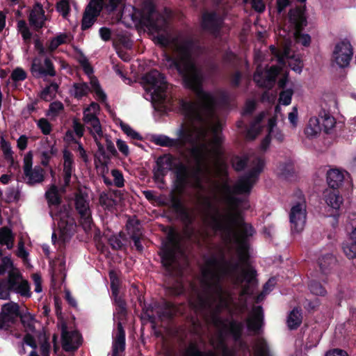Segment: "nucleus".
<instances>
[{
  "mask_svg": "<svg viewBox=\"0 0 356 356\" xmlns=\"http://www.w3.org/2000/svg\"><path fill=\"white\" fill-rule=\"evenodd\" d=\"M79 63L81 64V66L82 67L84 72L90 77L93 73V70L90 63H88V60L86 58H81L79 60Z\"/></svg>",
  "mask_w": 356,
  "mask_h": 356,
  "instance_id": "59",
  "label": "nucleus"
},
{
  "mask_svg": "<svg viewBox=\"0 0 356 356\" xmlns=\"http://www.w3.org/2000/svg\"><path fill=\"white\" fill-rule=\"evenodd\" d=\"M76 208L81 218V224L86 230L90 229L92 219L89 209V203L83 195H78L76 197Z\"/></svg>",
  "mask_w": 356,
  "mask_h": 356,
  "instance_id": "18",
  "label": "nucleus"
},
{
  "mask_svg": "<svg viewBox=\"0 0 356 356\" xmlns=\"http://www.w3.org/2000/svg\"><path fill=\"white\" fill-rule=\"evenodd\" d=\"M37 125L43 134L48 135L51 131V125L45 118H41L38 120Z\"/></svg>",
  "mask_w": 356,
  "mask_h": 356,
  "instance_id": "53",
  "label": "nucleus"
},
{
  "mask_svg": "<svg viewBox=\"0 0 356 356\" xmlns=\"http://www.w3.org/2000/svg\"><path fill=\"white\" fill-rule=\"evenodd\" d=\"M284 33V30L279 31L280 39L278 40L279 47L271 45L270 53L271 60H276L277 65H272L268 67L263 62L268 59L264 58L261 51H256L254 54V60L257 65V71L254 75V81L261 87H271L275 78L280 71L285 66L286 62L292 70L297 73H300L303 67L302 60L298 56H291L290 48L292 44L291 35L287 36L282 35L281 32Z\"/></svg>",
  "mask_w": 356,
  "mask_h": 356,
  "instance_id": "4",
  "label": "nucleus"
},
{
  "mask_svg": "<svg viewBox=\"0 0 356 356\" xmlns=\"http://www.w3.org/2000/svg\"><path fill=\"white\" fill-rule=\"evenodd\" d=\"M353 54L350 42L348 40H342L338 42L334 49L332 61L339 67H347Z\"/></svg>",
  "mask_w": 356,
  "mask_h": 356,
  "instance_id": "12",
  "label": "nucleus"
},
{
  "mask_svg": "<svg viewBox=\"0 0 356 356\" xmlns=\"http://www.w3.org/2000/svg\"><path fill=\"white\" fill-rule=\"evenodd\" d=\"M179 257H184L179 243V236L172 229L168 234L167 238L162 243L161 259L163 265L170 270L177 266Z\"/></svg>",
  "mask_w": 356,
  "mask_h": 356,
  "instance_id": "8",
  "label": "nucleus"
},
{
  "mask_svg": "<svg viewBox=\"0 0 356 356\" xmlns=\"http://www.w3.org/2000/svg\"><path fill=\"white\" fill-rule=\"evenodd\" d=\"M185 356H216V355L211 351L201 352L195 343H191L185 351Z\"/></svg>",
  "mask_w": 356,
  "mask_h": 356,
  "instance_id": "41",
  "label": "nucleus"
},
{
  "mask_svg": "<svg viewBox=\"0 0 356 356\" xmlns=\"http://www.w3.org/2000/svg\"><path fill=\"white\" fill-rule=\"evenodd\" d=\"M81 343V337L76 330H67L63 327L62 344L66 351H72L77 349Z\"/></svg>",
  "mask_w": 356,
  "mask_h": 356,
  "instance_id": "19",
  "label": "nucleus"
},
{
  "mask_svg": "<svg viewBox=\"0 0 356 356\" xmlns=\"http://www.w3.org/2000/svg\"><path fill=\"white\" fill-rule=\"evenodd\" d=\"M25 346H29L31 348V350L29 353V356H38L35 351L37 347L36 341L32 335L27 334L24 337L22 348L19 350V353L21 354H24L26 353Z\"/></svg>",
  "mask_w": 356,
  "mask_h": 356,
  "instance_id": "39",
  "label": "nucleus"
},
{
  "mask_svg": "<svg viewBox=\"0 0 356 356\" xmlns=\"http://www.w3.org/2000/svg\"><path fill=\"white\" fill-rule=\"evenodd\" d=\"M42 57H35L33 60L31 65L32 74L36 77L55 76L56 72L52 63L48 58L46 57L43 59Z\"/></svg>",
  "mask_w": 356,
  "mask_h": 356,
  "instance_id": "15",
  "label": "nucleus"
},
{
  "mask_svg": "<svg viewBox=\"0 0 356 356\" xmlns=\"http://www.w3.org/2000/svg\"><path fill=\"white\" fill-rule=\"evenodd\" d=\"M290 22L294 25L295 31L293 36L296 41L303 46L307 47L311 43V37L300 32L302 28L307 24L304 10L301 8L291 10L289 13Z\"/></svg>",
  "mask_w": 356,
  "mask_h": 356,
  "instance_id": "10",
  "label": "nucleus"
},
{
  "mask_svg": "<svg viewBox=\"0 0 356 356\" xmlns=\"http://www.w3.org/2000/svg\"><path fill=\"white\" fill-rule=\"evenodd\" d=\"M345 174H346V172L337 168L328 170L327 172L328 185L332 188L339 187L344 180Z\"/></svg>",
  "mask_w": 356,
  "mask_h": 356,
  "instance_id": "29",
  "label": "nucleus"
},
{
  "mask_svg": "<svg viewBox=\"0 0 356 356\" xmlns=\"http://www.w3.org/2000/svg\"><path fill=\"white\" fill-rule=\"evenodd\" d=\"M275 284V278L269 279L264 286V291L257 297V302H259L264 298L265 296L268 293L273 289Z\"/></svg>",
  "mask_w": 356,
  "mask_h": 356,
  "instance_id": "48",
  "label": "nucleus"
},
{
  "mask_svg": "<svg viewBox=\"0 0 356 356\" xmlns=\"http://www.w3.org/2000/svg\"><path fill=\"white\" fill-rule=\"evenodd\" d=\"M253 356H275L268 343L262 337H258L254 342Z\"/></svg>",
  "mask_w": 356,
  "mask_h": 356,
  "instance_id": "28",
  "label": "nucleus"
},
{
  "mask_svg": "<svg viewBox=\"0 0 356 356\" xmlns=\"http://www.w3.org/2000/svg\"><path fill=\"white\" fill-rule=\"evenodd\" d=\"M246 324L248 329L254 333H259L263 324V313L261 307H254L250 313Z\"/></svg>",
  "mask_w": 356,
  "mask_h": 356,
  "instance_id": "22",
  "label": "nucleus"
},
{
  "mask_svg": "<svg viewBox=\"0 0 356 356\" xmlns=\"http://www.w3.org/2000/svg\"><path fill=\"white\" fill-rule=\"evenodd\" d=\"M225 95L221 92L220 103L216 106L213 116L210 117L211 132L214 127L220 136L218 152H214L211 138L207 143L208 153L202 156L197 172L194 174L193 187L198 190L197 204L204 223L219 232L226 243L236 249V261H227L222 257H211L205 261L202 269V288L222 286V280L229 279L241 286H254L255 271L248 261V238L254 230L252 225L243 222L242 209L248 208L243 201L236 197L238 194H248L262 170L264 162L260 158L235 157L232 161L236 170H241L249 162L254 166L246 175L240 177L231 187L225 179L227 166L222 156L221 129L222 119L219 106L225 102Z\"/></svg>",
  "mask_w": 356,
  "mask_h": 356,
  "instance_id": "1",
  "label": "nucleus"
},
{
  "mask_svg": "<svg viewBox=\"0 0 356 356\" xmlns=\"http://www.w3.org/2000/svg\"><path fill=\"white\" fill-rule=\"evenodd\" d=\"M99 110V106L97 103L92 102L90 105L84 110V122L90 130L91 134L93 135L95 141L98 147V153L100 155L104 154V145L101 143L103 138V133L100 122L97 118V114Z\"/></svg>",
  "mask_w": 356,
  "mask_h": 356,
  "instance_id": "9",
  "label": "nucleus"
},
{
  "mask_svg": "<svg viewBox=\"0 0 356 356\" xmlns=\"http://www.w3.org/2000/svg\"><path fill=\"white\" fill-rule=\"evenodd\" d=\"M302 323L300 311L297 308L293 309L289 314L287 325L290 329L297 328Z\"/></svg>",
  "mask_w": 356,
  "mask_h": 356,
  "instance_id": "37",
  "label": "nucleus"
},
{
  "mask_svg": "<svg viewBox=\"0 0 356 356\" xmlns=\"http://www.w3.org/2000/svg\"><path fill=\"white\" fill-rule=\"evenodd\" d=\"M14 236L11 230L7 227H3L0 229V243L6 245L8 249L13 247Z\"/></svg>",
  "mask_w": 356,
  "mask_h": 356,
  "instance_id": "36",
  "label": "nucleus"
},
{
  "mask_svg": "<svg viewBox=\"0 0 356 356\" xmlns=\"http://www.w3.org/2000/svg\"><path fill=\"white\" fill-rule=\"evenodd\" d=\"M289 222L291 232L301 233L305 227L307 221L306 204L304 201L294 204L289 211Z\"/></svg>",
  "mask_w": 356,
  "mask_h": 356,
  "instance_id": "11",
  "label": "nucleus"
},
{
  "mask_svg": "<svg viewBox=\"0 0 356 356\" xmlns=\"http://www.w3.org/2000/svg\"><path fill=\"white\" fill-rule=\"evenodd\" d=\"M252 8L257 12L261 13L265 10V4L263 0H249Z\"/></svg>",
  "mask_w": 356,
  "mask_h": 356,
  "instance_id": "64",
  "label": "nucleus"
},
{
  "mask_svg": "<svg viewBox=\"0 0 356 356\" xmlns=\"http://www.w3.org/2000/svg\"><path fill=\"white\" fill-rule=\"evenodd\" d=\"M289 121L293 128H296L298 125V109L296 107H293L292 111L289 113Z\"/></svg>",
  "mask_w": 356,
  "mask_h": 356,
  "instance_id": "60",
  "label": "nucleus"
},
{
  "mask_svg": "<svg viewBox=\"0 0 356 356\" xmlns=\"http://www.w3.org/2000/svg\"><path fill=\"white\" fill-rule=\"evenodd\" d=\"M57 153V149L54 145L47 143V147L43 145L40 149V154L42 155V163L47 165L49 163V159Z\"/></svg>",
  "mask_w": 356,
  "mask_h": 356,
  "instance_id": "38",
  "label": "nucleus"
},
{
  "mask_svg": "<svg viewBox=\"0 0 356 356\" xmlns=\"http://www.w3.org/2000/svg\"><path fill=\"white\" fill-rule=\"evenodd\" d=\"M343 252L348 259L356 258V227L342 245Z\"/></svg>",
  "mask_w": 356,
  "mask_h": 356,
  "instance_id": "30",
  "label": "nucleus"
},
{
  "mask_svg": "<svg viewBox=\"0 0 356 356\" xmlns=\"http://www.w3.org/2000/svg\"><path fill=\"white\" fill-rule=\"evenodd\" d=\"M116 145L119 151L124 156H128L129 154V149L125 141L118 139L116 141Z\"/></svg>",
  "mask_w": 356,
  "mask_h": 356,
  "instance_id": "62",
  "label": "nucleus"
},
{
  "mask_svg": "<svg viewBox=\"0 0 356 356\" xmlns=\"http://www.w3.org/2000/svg\"><path fill=\"white\" fill-rule=\"evenodd\" d=\"M293 94V91L291 88L282 90L280 95V98H279L280 103L284 106L289 105L291 102V97H292Z\"/></svg>",
  "mask_w": 356,
  "mask_h": 356,
  "instance_id": "47",
  "label": "nucleus"
},
{
  "mask_svg": "<svg viewBox=\"0 0 356 356\" xmlns=\"http://www.w3.org/2000/svg\"><path fill=\"white\" fill-rule=\"evenodd\" d=\"M324 197L326 204L333 209L337 210L340 208L343 198L339 193L334 190H327L324 193Z\"/></svg>",
  "mask_w": 356,
  "mask_h": 356,
  "instance_id": "32",
  "label": "nucleus"
},
{
  "mask_svg": "<svg viewBox=\"0 0 356 356\" xmlns=\"http://www.w3.org/2000/svg\"><path fill=\"white\" fill-rule=\"evenodd\" d=\"M145 98L152 102L162 104L167 97V82L165 77L158 70H154L143 77Z\"/></svg>",
  "mask_w": 356,
  "mask_h": 356,
  "instance_id": "6",
  "label": "nucleus"
},
{
  "mask_svg": "<svg viewBox=\"0 0 356 356\" xmlns=\"http://www.w3.org/2000/svg\"><path fill=\"white\" fill-rule=\"evenodd\" d=\"M102 7L104 6L108 12L113 11L119 5L123 3V0H102Z\"/></svg>",
  "mask_w": 356,
  "mask_h": 356,
  "instance_id": "54",
  "label": "nucleus"
},
{
  "mask_svg": "<svg viewBox=\"0 0 356 356\" xmlns=\"http://www.w3.org/2000/svg\"><path fill=\"white\" fill-rule=\"evenodd\" d=\"M63 176L65 185L67 186L73 172V158L72 154L67 150L63 152Z\"/></svg>",
  "mask_w": 356,
  "mask_h": 356,
  "instance_id": "31",
  "label": "nucleus"
},
{
  "mask_svg": "<svg viewBox=\"0 0 356 356\" xmlns=\"http://www.w3.org/2000/svg\"><path fill=\"white\" fill-rule=\"evenodd\" d=\"M309 289L310 292L315 296H324L326 294L325 289L316 281H311Z\"/></svg>",
  "mask_w": 356,
  "mask_h": 356,
  "instance_id": "43",
  "label": "nucleus"
},
{
  "mask_svg": "<svg viewBox=\"0 0 356 356\" xmlns=\"http://www.w3.org/2000/svg\"><path fill=\"white\" fill-rule=\"evenodd\" d=\"M12 78L14 81H22L26 79V73L23 70L17 68L13 72Z\"/></svg>",
  "mask_w": 356,
  "mask_h": 356,
  "instance_id": "63",
  "label": "nucleus"
},
{
  "mask_svg": "<svg viewBox=\"0 0 356 356\" xmlns=\"http://www.w3.org/2000/svg\"><path fill=\"white\" fill-rule=\"evenodd\" d=\"M129 16L133 22H140L156 31H164L158 33L154 42L163 47H167L173 51V55L164 54L163 65L169 70H177L182 76L185 85L193 90L197 97V102L181 99L179 102L184 122L177 130V138L166 136H159L156 138L158 145L165 147H176L186 151L195 165L193 174L188 167L179 163L175 169L176 187L181 191L188 185H194V174L197 172L202 159L209 149L207 146L211 138L213 141V149L218 152L220 136L216 127L209 132L211 127L210 117L213 116L216 106L220 103L221 92H209L203 91L201 88L202 74L198 67L195 55L197 51L195 44L184 35H173L166 31L168 20L171 15L169 10L165 9L163 13H158L152 1H144L140 10L134 7H124L122 17Z\"/></svg>",
  "mask_w": 356,
  "mask_h": 356,
  "instance_id": "2",
  "label": "nucleus"
},
{
  "mask_svg": "<svg viewBox=\"0 0 356 356\" xmlns=\"http://www.w3.org/2000/svg\"><path fill=\"white\" fill-rule=\"evenodd\" d=\"M277 173L280 175H282L284 177H286L289 175L291 172L293 171V168L292 163L291 161H288L284 163H281L277 167Z\"/></svg>",
  "mask_w": 356,
  "mask_h": 356,
  "instance_id": "49",
  "label": "nucleus"
},
{
  "mask_svg": "<svg viewBox=\"0 0 356 356\" xmlns=\"http://www.w3.org/2000/svg\"><path fill=\"white\" fill-rule=\"evenodd\" d=\"M321 131L320 120L318 118L313 117L309 120L308 124L305 129V134L309 138H316Z\"/></svg>",
  "mask_w": 356,
  "mask_h": 356,
  "instance_id": "33",
  "label": "nucleus"
},
{
  "mask_svg": "<svg viewBox=\"0 0 356 356\" xmlns=\"http://www.w3.org/2000/svg\"><path fill=\"white\" fill-rule=\"evenodd\" d=\"M222 21V17L215 12H207L202 15V26L204 30L214 33L220 27Z\"/></svg>",
  "mask_w": 356,
  "mask_h": 356,
  "instance_id": "23",
  "label": "nucleus"
},
{
  "mask_svg": "<svg viewBox=\"0 0 356 356\" xmlns=\"http://www.w3.org/2000/svg\"><path fill=\"white\" fill-rule=\"evenodd\" d=\"M20 315L19 305L13 302L3 305L0 314V329L6 328L10 322H13Z\"/></svg>",
  "mask_w": 356,
  "mask_h": 356,
  "instance_id": "17",
  "label": "nucleus"
},
{
  "mask_svg": "<svg viewBox=\"0 0 356 356\" xmlns=\"http://www.w3.org/2000/svg\"><path fill=\"white\" fill-rule=\"evenodd\" d=\"M109 277L111 280L112 295L114 297V300L117 305L116 311L120 316H124L126 313L125 305L123 300L118 296L120 285L119 279L116 273L113 270L110 272Z\"/></svg>",
  "mask_w": 356,
  "mask_h": 356,
  "instance_id": "21",
  "label": "nucleus"
},
{
  "mask_svg": "<svg viewBox=\"0 0 356 356\" xmlns=\"http://www.w3.org/2000/svg\"><path fill=\"white\" fill-rule=\"evenodd\" d=\"M177 312L176 307L174 305L170 303V302H165V311L159 314V317H167L170 318L174 314H175Z\"/></svg>",
  "mask_w": 356,
  "mask_h": 356,
  "instance_id": "57",
  "label": "nucleus"
},
{
  "mask_svg": "<svg viewBox=\"0 0 356 356\" xmlns=\"http://www.w3.org/2000/svg\"><path fill=\"white\" fill-rule=\"evenodd\" d=\"M17 255L24 260V262L28 261L29 252L24 248V242L20 240L18 243L17 250Z\"/></svg>",
  "mask_w": 356,
  "mask_h": 356,
  "instance_id": "56",
  "label": "nucleus"
},
{
  "mask_svg": "<svg viewBox=\"0 0 356 356\" xmlns=\"http://www.w3.org/2000/svg\"><path fill=\"white\" fill-rule=\"evenodd\" d=\"M253 293V286L242 287L238 298L229 289L223 286H214L211 288H202V291H194L190 298V305L196 310L200 311L212 323L216 333L210 339L213 349L221 353L222 356H234L235 350L229 349L225 339L230 334L243 351L250 353L248 346L240 340L243 325L234 321L223 320L218 316L222 309L232 314L243 313L246 309V301Z\"/></svg>",
  "mask_w": 356,
  "mask_h": 356,
  "instance_id": "3",
  "label": "nucleus"
},
{
  "mask_svg": "<svg viewBox=\"0 0 356 356\" xmlns=\"http://www.w3.org/2000/svg\"><path fill=\"white\" fill-rule=\"evenodd\" d=\"M335 259L332 254L327 253L322 257L318 258V265L322 270H324L325 268L330 266L334 262Z\"/></svg>",
  "mask_w": 356,
  "mask_h": 356,
  "instance_id": "45",
  "label": "nucleus"
},
{
  "mask_svg": "<svg viewBox=\"0 0 356 356\" xmlns=\"http://www.w3.org/2000/svg\"><path fill=\"white\" fill-rule=\"evenodd\" d=\"M102 9V0H92L89 3L82 19L81 26L83 29H88L93 24L95 18L99 14Z\"/></svg>",
  "mask_w": 356,
  "mask_h": 356,
  "instance_id": "16",
  "label": "nucleus"
},
{
  "mask_svg": "<svg viewBox=\"0 0 356 356\" xmlns=\"http://www.w3.org/2000/svg\"><path fill=\"white\" fill-rule=\"evenodd\" d=\"M320 337L321 334L318 331L312 332L307 339L305 342V348L309 349L316 346L320 340Z\"/></svg>",
  "mask_w": 356,
  "mask_h": 356,
  "instance_id": "46",
  "label": "nucleus"
},
{
  "mask_svg": "<svg viewBox=\"0 0 356 356\" xmlns=\"http://www.w3.org/2000/svg\"><path fill=\"white\" fill-rule=\"evenodd\" d=\"M125 333L121 322H118V330L113 344V356H120L119 354L124 349Z\"/></svg>",
  "mask_w": 356,
  "mask_h": 356,
  "instance_id": "27",
  "label": "nucleus"
},
{
  "mask_svg": "<svg viewBox=\"0 0 356 356\" xmlns=\"http://www.w3.org/2000/svg\"><path fill=\"white\" fill-rule=\"evenodd\" d=\"M265 115L266 114L264 113H261L252 122L250 127L246 131L245 137L247 139H254L256 136L260 134L266 124V122L264 121Z\"/></svg>",
  "mask_w": 356,
  "mask_h": 356,
  "instance_id": "25",
  "label": "nucleus"
},
{
  "mask_svg": "<svg viewBox=\"0 0 356 356\" xmlns=\"http://www.w3.org/2000/svg\"><path fill=\"white\" fill-rule=\"evenodd\" d=\"M10 291L25 298L31 296L29 282L23 278L19 270L10 271L8 279L0 282V298H8Z\"/></svg>",
  "mask_w": 356,
  "mask_h": 356,
  "instance_id": "7",
  "label": "nucleus"
},
{
  "mask_svg": "<svg viewBox=\"0 0 356 356\" xmlns=\"http://www.w3.org/2000/svg\"><path fill=\"white\" fill-rule=\"evenodd\" d=\"M1 250L0 249V256H1ZM3 266H0V275L3 274L5 271H8L9 273L13 270H18L13 266V262L11 259L8 257H5L2 259Z\"/></svg>",
  "mask_w": 356,
  "mask_h": 356,
  "instance_id": "42",
  "label": "nucleus"
},
{
  "mask_svg": "<svg viewBox=\"0 0 356 356\" xmlns=\"http://www.w3.org/2000/svg\"><path fill=\"white\" fill-rule=\"evenodd\" d=\"M66 40V36L61 35L53 38L48 46V51L51 52L54 51L59 45L64 43Z\"/></svg>",
  "mask_w": 356,
  "mask_h": 356,
  "instance_id": "52",
  "label": "nucleus"
},
{
  "mask_svg": "<svg viewBox=\"0 0 356 356\" xmlns=\"http://www.w3.org/2000/svg\"><path fill=\"white\" fill-rule=\"evenodd\" d=\"M70 91L72 95L78 99L86 95L90 91H92L99 100L104 101L106 99V95L95 78H90V87L83 82L76 83Z\"/></svg>",
  "mask_w": 356,
  "mask_h": 356,
  "instance_id": "13",
  "label": "nucleus"
},
{
  "mask_svg": "<svg viewBox=\"0 0 356 356\" xmlns=\"http://www.w3.org/2000/svg\"><path fill=\"white\" fill-rule=\"evenodd\" d=\"M111 175L113 177L114 184L117 187H122L124 186V179L122 174L118 170H113Z\"/></svg>",
  "mask_w": 356,
  "mask_h": 356,
  "instance_id": "55",
  "label": "nucleus"
},
{
  "mask_svg": "<svg viewBox=\"0 0 356 356\" xmlns=\"http://www.w3.org/2000/svg\"><path fill=\"white\" fill-rule=\"evenodd\" d=\"M1 147L2 151L3 152V156L5 159L9 163L10 167L14 169H17L18 168V164L15 162L13 156V151L10 147V145L6 142L3 138L1 140Z\"/></svg>",
  "mask_w": 356,
  "mask_h": 356,
  "instance_id": "35",
  "label": "nucleus"
},
{
  "mask_svg": "<svg viewBox=\"0 0 356 356\" xmlns=\"http://www.w3.org/2000/svg\"><path fill=\"white\" fill-rule=\"evenodd\" d=\"M29 23L35 29H39L44 25L47 17L44 15L42 7L37 3L31 10L29 15Z\"/></svg>",
  "mask_w": 356,
  "mask_h": 356,
  "instance_id": "24",
  "label": "nucleus"
},
{
  "mask_svg": "<svg viewBox=\"0 0 356 356\" xmlns=\"http://www.w3.org/2000/svg\"><path fill=\"white\" fill-rule=\"evenodd\" d=\"M120 127L122 130L129 137L133 139L139 140L141 138V136L138 133L134 131L129 124L121 122Z\"/></svg>",
  "mask_w": 356,
  "mask_h": 356,
  "instance_id": "51",
  "label": "nucleus"
},
{
  "mask_svg": "<svg viewBox=\"0 0 356 356\" xmlns=\"http://www.w3.org/2000/svg\"><path fill=\"white\" fill-rule=\"evenodd\" d=\"M268 136L263 140L261 144V149L266 150L268 147L270 141V138L276 139L277 141H282L284 138V134L276 126V119L270 118L268 120Z\"/></svg>",
  "mask_w": 356,
  "mask_h": 356,
  "instance_id": "20",
  "label": "nucleus"
},
{
  "mask_svg": "<svg viewBox=\"0 0 356 356\" xmlns=\"http://www.w3.org/2000/svg\"><path fill=\"white\" fill-rule=\"evenodd\" d=\"M63 109V105L60 102H54L49 105L47 115L51 118H56Z\"/></svg>",
  "mask_w": 356,
  "mask_h": 356,
  "instance_id": "44",
  "label": "nucleus"
},
{
  "mask_svg": "<svg viewBox=\"0 0 356 356\" xmlns=\"http://www.w3.org/2000/svg\"><path fill=\"white\" fill-rule=\"evenodd\" d=\"M320 124H321V129H323L324 131L329 133L335 126L336 120L331 114L325 111H323L320 114Z\"/></svg>",
  "mask_w": 356,
  "mask_h": 356,
  "instance_id": "34",
  "label": "nucleus"
},
{
  "mask_svg": "<svg viewBox=\"0 0 356 356\" xmlns=\"http://www.w3.org/2000/svg\"><path fill=\"white\" fill-rule=\"evenodd\" d=\"M173 167L172 159L169 156L159 157L156 161V168L154 170V176L156 179H160L164 176Z\"/></svg>",
  "mask_w": 356,
  "mask_h": 356,
  "instance_id": "26",
  "label": "nucleus"
},
{
  "mask_svg": "<svg viewBox=\"0 0 356 356\" xmlns=\"http://www.w3.org/2000/svg\"><path fill=\"white\" fill-rule=\"evenodd\" d=\"M108 241L113 249L118 250L123 246V238L120 234L111 236L108 238Z\"/></svg>",
  "mask_w": 356,
  "mask_h": 356,
  "instance_id": "50",
  "label": "nucleus"
},
{
  "mask_svg": "<svg viewBox=\"0 0 356 356\" xmlns=\"http://www.w3.org/2000/svg\"><path fill=\"white\" fill-rule=\"evenodd\" d=\"M22 323L27 326L30 330H32L34 324V318L30 314H25L19 315Z\"/></svg>",
  "mask_w": 356,
  "mask_h": 356,
  "instance_id": "58",
  "label": "nucleus"
},
{
  "mask_svg": "<svg viewBox=\"0 0 356 356\" xmlns=\"http://www.w3.org/2000/svg\"><path fill=\"white\" fill-rule=\"evenodd\" d=\"M53 220L57 222L58 229L52 234V241L55 242L58 236L63 242L67 241L75 232V222L70 216V211L65 205H60V191L52 184L45 193Z\"/></svg>",
  "mask_w": 356,
  "mask_h": 356,
  "instance_id": "5",
  "label": "nucleus"
},
{
  "mask_svg": "<svg viewBox=\"0 0 356 356\" xmlns=\"http://www.w3.org/2000/svg\"><path fill=\"white\" fill-rule=\"evenodd\" d=\"M33 155L29 152L24 158V172L29 184L41 182L44 179V171L42 168L35 166L32 168Z\"/></svg>",
  "mask_w": 356,
  "mask_h": 356,
  "instance_id": "14",
  "label": "nucleus"
},
{
  "mask_svg": "<svg viewBox=\"0 0 356 356\" xmlns=\"http://www.w3.org/2000/svg\"><path fill=\"white\" fill-rule=\"evenodd\" d=\"M57 10L62 14L63 16L65 17L69 11V3L66 0H61L57 4Z\"/></svg>",
  "mask_w": 356,
  "mask_h": 356,
  "instance_id": "61",
  "label": "nucleus"
},
{
  "mask_svg": "<svg viewBox=\"0 0 356 356\" xmlns=\"http://www.w3.org/2000/svg\"><path fill=\"white\" fill-rule=\"evenodd\" d=\"M58 85L55 83H51L49 86L44 88L41 93L40 97L45 101H50L55 97L58 90Z\"/></svg>",
  "mask_w": 356,
  "mask_h": 356,
  "instance_id": "40",
  "label": "nucleus"
}]
</instances>
